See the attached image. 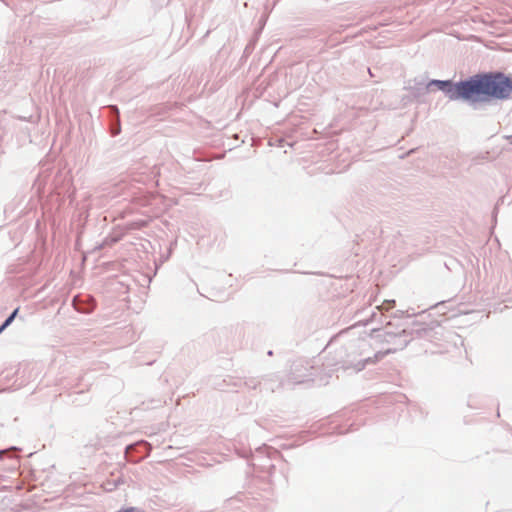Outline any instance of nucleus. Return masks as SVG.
Segmentation results:
<instances>
[{"instance_id": "2eb2a0df", "label": "nucleus", "mask_w": 512, "mask_h": 512, "mask_svg": "<svg viewBox=\"0 0 512 512\" xmlns=\"http://www.w3.org/2000/svg\"><path fill=\"white\" fill-rule=\"evenodd\" d=\"M385 303H386V310L390 308V301L388 300H385ZM391 303L394 304V301H391Z\"/></svg>"}, {"instance_id": "39448f33", "label": "nucleus", "mask_w": 512, "mask_h": 512, "mask_svg": "<svg viewBox=\"0 0 512 512\" xmlns=\"http://www.w3.org/2000/svg\"><path fill=\"white\" fill-rule=\"evenodd\" d=\"M74 309L80 313L90 314L96 307L95 299L89 295H75L72 299Z\"/></svg>"}, {"instance_id": "0eeeda50", "label": "nucleus", "mask_w": 512, "mask_h": 512, "mask_svg": "<svg viewBox=\"0 0 512 512\" xmlns=\"http://www.w3.org/2000/svg\"><path fill=\"white\" fill-rule=\"evenodd\" d=\"M256 452L259 454H265L270 459L280 458L284 460L282 454L277 449L266 444L262 445L261 447H258L256 449Z\"/></svg>"}, {"instance_id": "f8f14e48", "label": "nucleus", "mask_w": 512, "mask_h": 512, "mask_svg": "<svg viewBox=\"0 0 512 512\" xmlns=\"http://www.w3.org/2000/svg\"><path fill=\"white\" fill-rule=\"evenodd\" d=\"M146 225H147V222L145 220L133 221L128 224L130 229H141V228L145 227Z\"/></svg>"}, {"instance_id": "4468645a", "label": "nucleus", "mask_w": 512, "mask_h": 512, "mask_svg": "<svg viewBox=\"0 0 512 512\" xmlns=\"http://www.w3.org/2000/svg\"><path fill=\"white\" fill-rule=\"evenodd\" d=\"M151 173L153 174V178H156V176L159 174L158 168L154 166Z\"/></svg>"}, {"instance_id": "ddd939ff", "label": "nucleus", "mask_w": 512, "mask_h": 512, "mask_svg": "<svg viewBox=\"0 0 512 512\" xmlns=\"http://www.w3.org/2000/svg\"><path fill=\"white\" fill-rule=\"evenodd\" d=\"M359 326H360V321L358 323L354 324L353 326L349 327L348 329L342 331L340 333V335L342 336L344 334L350 333V332L354 331L355 329H357Z\"/></svg>"}, {"instance_id": "9d476101", "label": "nucleus", "mask_w": 512, "mask_h": 512, "mask_svg": "<svg viewBox=\"0 0 512 512\" xmlns=\"http://www.w3.org/2000/svg\"><path fill=\"white\" fill-rule=\"evenodd\" d=\"M381 170H378L377 176L371 175V179L369 180V184L372 188H381Z\"/></svg>"}, {"instance_id": "dca6fc26", "label": "nucleus", "mask_w": 512, "mask_h": 512, "mask_svg": "<svg viewBox=\"0 0 512 512\" xmlns=\"http://www.w3.org/2000/svg\"><path fill=\"white\" fill-rule=\"evenodd\" d=\"M267 355H268V356H272V355H273V351H272V350H269V351L267 352Z\"/></svg>"}, {"instance_id": "9b49d317", "label": "nucleus", "mask_w": 512, "mask_h": 512, "mask_svg": "<svg viewBox=\"0 0 512 512\" xmlns=\"http://www.w3.org/2000/svg\"><path fill=\"white\" fill-rule=\"evenodd\" d=\"M369 336L372 339H376V340H379V342H382V336H383L382 329L381 328H371L369 330Z\"/></svg>"}, {"instance_id": "20e7f679", "label": "nucleus", "mask_w": 512, "mask_h": 512, "mask_svg": "<svg viewBox=\"0 0 512 512\" xmlns=\"http://www.w3.org/2000/svg\"><path fill=\"white\" fill-rule=\"evenodd\" d=\"M151 451V445L145 440L129 444L125 448V455L129 461L138 462L148 455Z\"/></svg>"}, {"instance_id": "f3484780", "label": "nucleus", "mask_w": 512, "mask_h": 512, "mask_svg": "<svg viewBox=\"0 0 512 512\" xmlns=\"http://www.w3.org/2000/svg\"><path fill=\"white\" fill-rule=\"evenodd\" d=\"M368 72L370 73L371 76H374L370 68L368 69Z\"/></svg>"}, {"instance_id": "6ab92c4d", "label": "nucleus", "mask_w": 512, "mask_h": 512, "mask_svg": "<svg viewBox=\"0 0 512 512\" xmlns=\"http://www.w3.org/2000/svg\"><path fill=\"white\" fill-rule=\"evenodd\" d=\"M5 330H3L2 327H0V334H2Z\"/></svg>"}, {"instance_id": "7ed1b4c3", "label": "nucleus", "mask_w": 512, "mask_h": 512, "mask_svg": "<svg viewBox=\"0 0 512 512\" xmlns=\"http://www.w3.org/2000/svg\"><path fill=\"white\" fill-rule=\"evenodd\" d=\"M318 368L308 360L299 359L292 363L288 381L293 384L314 382Z\"/></svg>"}, {"instance_id": "423d86ee", "label": "nucleus", "mask_w": 512, "mask_h": 512, "mask_svg": "<svg viewBox=\"0 0 512 512\" xmlns=\"http://www.w3.org/2000/svg\"><path fill=\"white\" fill-rule=\"evenodd\" d=\"M20 449L16 446H11L7 449L0 450V460H4L6 458H10L12 460V464L9 466V470H16L18 465V456L17 453Z\"/></svg>"}, {"instance_id": "6e6552de", "label": "nucleus", "mask_w": 512, "mask_h": 512, "mask_svg": "<svg viewBox=\"0 0 512 512\" xmlns=\"http://www.w3.org/2000/svg\"><path fill=\"white\" fill-rule=\"evenodd\" d=\"M245 386L249 389H257L258 387L260 390L263 388L270 390L271 392H274L275 388L271 385L268 386L267 380L265 379L264 382L257 380L255 378H250L245 381Z\"/></svg>"}, {"instance_id": "1a4fd4ad", "label": "nucleus", "mask_w": 512, "mask_h": 512, "mask_svg": "<svg viewBox=\"0 0 512 512\" xmlns=\"http://www.w3.org/2000/svg\"><path fill=\"white\" fill-rule=\"evenodd\" d=\"M20 307L15 308L7 317L6 319L0 324V327L3 328V330H6L15 320L19 313Z\"/></svg>"}, {"instance_id": "aec40b11", "label": "nucleus", "mask_w": 512, "mask_h": 512, "mask_svg": "<svg viewBox=\"0 0 512 512\" xmlns=\"http://www.w3.org/2000/svg\"><path fill=\"white\" fill-rule=\"evenodd\" d=\"M288 447H289L288 445H283V446H282V448H283V449H286V448H288Z\"/></svg>"}, {"instance_id": "f257e3e1", "label": "nucleus", "mask_w": 512, "mask_h": 512, "mask_svg": "<svg viewBox=\"0 0 512 512\" xmlns=\"http://www.w3.org/2000/svg\"><path fill=\"white\" fill-rule=\"evenodd\" d=\"M432 85L445 91L450 100L485 102L491 99H507L512 94V78L503 73L477 74L456 84L433 80L429 83V86Z\"/></svg>"}, {"instance_id": "f03ea898", "label": "nucleus", "mask_w": 512, "mask_h": 512, "mask_svg": "<svg viewBox=\"0 0 512 512\" xmlns=\"http://www.w3.org/2000/svg\"><path fill=\"white\" fill-rule=\"evenodd\" d=\"M365 346H367L366 340L360 337L340 347L335 352L334 365L343 370L353 369L359 372L366 365L375 363L384 357V351L382 350L376 351L373 357L362 356V353H358V349H363Z\"/></svg>"}, {"instance_id": "a211bd4d", "label": "nucleus", "mask_w": 512, "mask_h": 512, "mask_svg": "<svg viewBox=\"0 0 512 512\" xmlns=\"http://www.w3.org/2000/svg\"><path fill=\"white\" fill-rule=\"evenodd\" d=\"M270 469L274 470L275 469V465H270Z\"/></svg>"}]
</instances>
